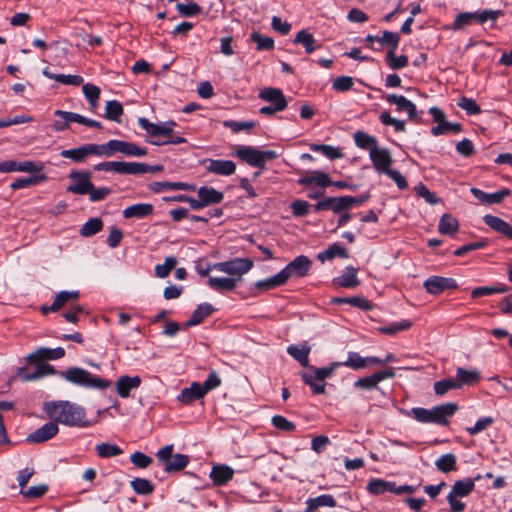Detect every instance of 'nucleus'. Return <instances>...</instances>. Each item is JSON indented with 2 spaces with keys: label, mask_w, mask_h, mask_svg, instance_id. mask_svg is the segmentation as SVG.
Returning <instances> with one entry per match:
<instances>
[{
  "label": "nucleus",
  "mask_w": 512,
  "mask_h": 512,
  "mask_svg": "<svg viewBox=\"0 0 512 512\" xmlns=\"http://www.w3.org/2000/svg\"><path fill=\"white\" fill-rule=\"evenodd\" d=\"M44 410L55 423L87 427L96 422L85 420L86 413L84 408L68 401L45 403Z\"/></svg>",
  "instance_id": "obj_1"
},
{
  "label": "nucleus",
  "mask_w": 512,
  "mask_h": 512,
  "mask_svg": "<svg viewBox=\"0 0 512 512\" xmlns=\"http://www.w3.org/2000/svg\"><path fill=\"white\" fill-rule=\"evenodd\" d=\"M61 376L75 385L87 388L105 390L111 385L109 380L94 376L90 372L78 367L69 368L61 372Z\"/></svg>",
  "instance_id": "obj_2"
},
{
  "label": "nucleus",
  "mask_w": 512,
  "mask_h": 512,
  "mask_svg": "<svg viewBox=\"0 0 512 512\" xmlns=\"http://www.w3.org/2000/svg\"><path fill=\"white\" fill-rule=\"evenodd\" d=\"M253 266L254 263L249 258H234L229 261L213 264L214 270L228 274L229 277L234 279L237 283L242 280L243 276L248 273Z\"/></svg>",
  "instance_id": "obj_3"
},
{
  "label": "nucleus",
  "mask_w": 512,
  "mask_h": 512,
  "mask_svg": "<svg viewBox=\"0 0 512 512\" xmlns=\"http://www.w3.org/2000/svg\"><path fill=\"white\" fill-rule=\"evenodd\" d=\"M235 154L250 166L259 168H264L267 160H273L278 156L273 150L260 151L251 146H239Z\"/></svg>",
  "instance_id": "obj_4"
},
{
  "label": "nucleus",
  "mask_w": 512,
  "mask_h": 512,
  "mask_svg": "<svg viewBox=\"0 0 512 512\" xmlns=\"http://www.w3.org/2000/svg\"><path fill=\"white\" fill-rule=\"evenodd\" d=\"M174 446L166 445L158 450L156 457L164 463V470L167 473L178 472L183 470L189 464V457L185 454H172Z\"/></svg>",
  "instance_id": "obj_5"
},
{
  "label": "nucleus",
  "mask_w": 512,
  "mask_h": 512,
  "mask_svg": "<svg viewBox=\"0 0 512 512\" xmlns=\"http://www.w3.org/2000/svg\"><path fill=\"white\" fill-rule=\"evenodd\" d=\"M311 266V260L305 255H300L282 269L280 273L286 283L291 277L301 278L306 276L310 271Z\"/></svg>",
  "instance_id": "obj_6"
},
{
  "label": "nucleus",
  "mask_w": 512,
  "mask_h": 512,
  "mask_svg": "<svg viewBox=\"0 0 512 512\" xmlns=\"http://www.w3.org/2000/svg\"><path fill=\"white\" fill-rule=\"evenodd\" d=\"M43 169L44 164L35 161L17 162L15 160H6L0 163L1 173L24 172L35 174L40 173Z\"/></svg>",
  "instance_id": "obj_7"
},
{
  "label": "nucleus",
  "mask_w": 512,
  "mask_h": 512,
  "mask_svg": "<svg viewBox=\"0 0 512 512\" xmlns=\"http://www.w3.org/2000/svg\"><path fill=\"white\" fill-rule=\"evenodd\" d=\"M424 287L428 293L439 295L447 289L457 288V282L453 278L432 276L424 282Z\"/></svg>",
  "instance_id": "obj_8"
},
{
  "label": "nucleus",
  "mask_w": 512,
  "mask_h": 512,
  "mask_svg": "<svg viewBox=\"0 0 512 512\" xmlns=\"http://www.w3.org/2000/svg\"><path fill=\"white\" fill-rule=\"evenodd\" d=\"M108 147L111 150V156L115 152L135 157L145 156L147 154V150L145 148H141L134 143L122 140H110L108 142Z\"/></svg>",
  "instance_id": "obj_9"
},
{
  "label": "nucleus",
  "mask_w": 512,
  "mask_h": 512,
  "mask_svg": "<svg viewBox=\"0 0 512 512\" xmlns=\"http://www.w3.org/2000/svg\"><path fill=\"white\" fill-rule=\"evenodd\" d=\"M395 377V370L389 367L385 370L373 373L370 376L359 378L355 382V386L361 389H373L376 388L378 383L382 380Z\"/></svg>",
  "instance_id": "obj_10"
},
{
  "label": "nucleus",
  "mask_w": 512,
  "mask_h": 512,
  "mask_svg": "<svg viewBox=\"0 0 512 512\" xmlns=\"http://www.w3.org/2000/svg\"><path fill=\"white\" fill-rule=\"evenodd\" d=\"M139 125L152 137L156 136H170L173 132L175 122L169 121L162 125L151 123L147 118L140 117L138 119Z\"/></svg>",
  "instance_id": "obj_11"
},
{
  "label": "nucleus",
  "mask_w": 512,
  "mask_h": 512,
  "mask_svg": "<svg viewBox=\"0 0 512 512\" xmlns=\"http://www.w3.org/2000/svg\"><path fill=\"white\" fill-rule=\"evenodd\" d=\"M70 178L75 182L67 187L68 192L85 195L92 188L89 172H72Z\"/></svg>",
  "instance_id": "obj_12"
},
{
  "label": "nucleus",
  "mask_w": 512,
  "mask_h": 512,
  "mask_svg": "<svg viewBox=\"0 0 512 512\" xmlns=\"http://www.w3.org/2000/svg\"><path fill=\"white\" fill-rule=\"evenodd\" d=\"M58 431V424L51 421L29 434L27 436V441L29 443H43L53 438Z\"/></svg>",
  "instance_id": "obj_13"
},
{
  "label": "nucleus",
  "mask_w": 512,
  "mask_h": 512,
  "mask_svg": "<svg viewBox=\"0 0 512 512\" xmlns=\"http://www.w3.org/2000/svg\"><path fill=\"white\" fill-rule=\"evenodd\" d=\"M259 98L270 102L275 106V110H284L287 107V100L283 92L278 88H264L260 91Z\"/></svg>",
  "instance_id": "obj_14"
},
{
  "label": "nucleus",
  "mask_w": 512,
  "mask_h": 512,
  "mask_svg": "<svg viewBox=\"0 0 512 512\" xmlns=\"http://www.w3.org/2000/svg\"><path fill=\"white\" fill-rule=\"evenodd\" d=\"M370 158L378 172L385 173L390 169L389 167L392 163V157L387 149L374 147L370 151Z\"/></svg>",
  "instance_id": "obj_15"
},
{
  "label": "nucleus",
  "mask_w": 512,
  "mask_h": 512,
  "mask_svg": "<svg viewBox=\"0 0 512 512\" xmlns=\"http://www.w3.org/2000/svg\"><path fill=\"white\" fill-rule=\"evenodd\" d=\"M457 409L458 406L455 403H446L436 406L430 410V422L444 425L447 423V418L454 415Z\"/></svg>",
  "instance_id": "obj_16"
},
{
  "label": "nucleus",
  "mask_w": 512,
  "mask_h": 512,
  "mask_svg": "<svg viewBox=\"0 0 512 512\" xmlns=\"http://www.w3.org/2000/svg\"><path fill=\"white\" fill-rule=\"evenodd\" d=\"M55 370L53 366L49 364H39L34 372H29L25 368H18L16 376L22 381H32L41 378L46 375L54 374Z\"/></svg>",
  "instance_id": "obj_17"
},
{
  "label": "nucleus",
  "mask_w": 512,
  "mask_h": 512,
  "mask_svg": "<svg viewBox=\"0 0 512 512\" xmlns=\"http://www.w3.org/2000/svg\"><path fill=\"white\" fill-rule=\"evenodd\" d=\"M483 221L495 232H498L505 237L512 239V226L508 222L490 214L485 215L483 217Z\"/></svg>",
  "instance_id": "obj_18"
},
{
  "label": "nucleus",
  "mask_w": 512,
  "mask_h": 512,
  "mask_svg": "<svg viewBox=\"0 0 512 512\" xmlns=\"http://www.w3.org/2000/svg\"><path fill=\"white\" fill-rule=\"evenodd\" d=\"M234 476V470L223 464L214 465L210 472V478L215 485H225Z\"/></svg>",
  "instance_id": "obj_19"
},
{
  "label": "nucleus",
  "mask_w": 512,
  "mask_h": 512,
  "mask_svg": "<svg viewBox=\"0 0 512 512\" xmlns=\"http://www.w3.org/2000/svg\"><path fill=\"white\" fill-rule=\"evenodd\" d=\"M140 384L139 376H122L116 382V391L121 398H127L130 395V390L138 388Z\"/></svg>",
  "instance_id": "obj_20"
},
{
  "label": "nucleus",
  "mask_w": 512,
  "mask_h": 512,
  "mask_svg": "<svg viewBox=\"0 0 512 512\" xmlns=\"http://www.w3.org/2000/svg\"><path fill=\"white\" fill-rule=\"evenodd\" d=\"M206 169L214 174L229 176L235 173L236 165L230 160H208Z\"/></svg>",
  "instance_id": "obj_21"
},
{
  "label": "nucleus",
  "mask_w": 512,
  "mask_h": 512,
  "mask_svg": "<svg viewBox=\"0 0 512 512\" xmlns=\"http://www.w3.org/2000/svg\"><path fill=\"white\" fill-rule=\"evenodd\" d=\"M65 350L62 347L55 349L39 348L35 352L27 356V360L31 362L46 360V359H60L64 357Z\"/></svg>",
  "instance_id": "obj_22"
},
{
  "label": "nucleus",
  "mask_w": 512,
  "mask_h": 512,
  "mask_svg": "<svg viewBox=\"0 0 512 512\" xmlns=\"http://www.w3.org/2000/svg\"><path fill=\"white\" fill-rule=\"evenodd\" d=\"M386 101L389 104H395L399 112H407L410 119H414L417 116L416 106L404 96L391 94L386 97Z\"/></svg>",
  "instance_id": "obj_23"
},
{
  "label": "nucleus",
  "mask_w": 512,
  "mask_h": 512,
  "mask_svg": "<svg viewBox=\"0 0 512 512\" xmlns=\"http://www.w3.org/2000/svg\"><path fill=\"white\" fill-rule=\"evenodd\" d=\"M205 392L202 385L198 382H193L190 387L184 388L178 395L177 399L183 404H189L195 400L202 398Z\"/></svg>",
  "instance_id": "obj_24"
},
{
  "label": "nucleus",
  "mask_w": 512,
  "mask_h": 512,
  "mask_svg": "<svg viewBox=\"0 0 512 512\" xmlns=\"http://www.w3.org/2000/svg\"><path fill=\"white\" fill-rule=\"evenodd\" d=\"M79 297V291H61L56 294L55 299L50 306V310L52 312H56L66 305H72Z\"/></svg>",
  "instance_id": "obj_25"
},
{
  "label": "nucleus",
  "mask_w": 512,
  "mask_h": 512,
  "mask_svg": "<svg viewBox=\"0 0 512 512\" xmlns=\"http://www.w3.org/2000/svg\"><path fill=\"white\" fill-rule=\"evenodd\" d=\"M149 189L155 193H159L165 190H194L195 186L184 182H169V181H158L149 184Z\"/></svg>",
  "instance_id": "obj_26"
},
{
  "label": "nucleus",
  "mask_w": 512,
  "mask_h": 512,
  "mask_svg": "<svg viewBox=\"0 0 512 512\" xmlns=\"http://www.w3.org/2000/svg\"><path fill=\"white\" fill-rule=\"evenodd\" d=\"M154 207L152 204L148 203H138L132 206L127 207L123 211V217L126 219L129 218H145L147 216L152 215Z\"/></svg>",
  "instance_id": "obj_27"
},
{
  "label": "nucleus",
  "mask_w": 512,
  "mask_h": 512,
  "mask_svg": "<svg viewBox=\"0 0 512 512\" xmlns=\"http://www.w3.org/2000/svg\"><path fill=\"white\" fill-rule=\"evenodd\" d=\"M298 183L303 186L310 187L312 185H317L319 187L325 188L333 184L329 176L325 173L314 171L311 176H304L299 178Z\"/></svg>",
  "instance_id": "obj_28"
},
{
  "label": "nucleus",
  "mask_w": 512,
  "mask_h": 512,
  "mask_svg": "<svg viewBox=\"0 0 512 512\" xmlns=\"http://www.w3.org/2000/svg\"><path fill=\"white\" fill-rule=\"evenodd\" d=\"M455 380L459 385V389L464 385L470 386L479 382L480 373L477 370H467L464 368H458L456 370Z\"/></svg>",
  "instance_id": "obj_29"
},
{
  "label": "nucleus",
  "mask_w": 512,
  "mask_h": 512,
  "mask_svg": "<svg viewBox=\"0 0 512 512\" xmlns=\"http://www.w3.org/2000/svg\"><path fill=\"white\" fill-rule=\"evenodd\" d=\"M357 272V268L347 267L345 273L334 279V284L343 288L357 287L360 283L357 278Z\"/></svg>",
  "instance_id": "obj_30"
},
{
  "label": "nucleus",
  "mask_w": 512,
  "mask_h": 512,
  "mask_svg": "<svg viewBox=\"0 0 512 512\" xmlns=\"http://www.w3.org/2000/svg\"><path fill=\"white\" fill-rule=\"evenodd\" d=\"M305 512H315L320 507H335L336 501L332 495H320L316 498H309L306 501Z\"/></svg>",
  "instance_id": "obj_31"
},
{
  "label": "nucleus",
  "mask_w": 512,
  "mask_h": 512,
  "mask_svg": "<svg viewBox=\"0 0 512 512\" xmlns=\"http://www.w3.org/2000/svg\"><path fill=\"white\" fill-rule=\"evenodd\" d=\"M198 196L205 207L210 204L220 203L224 197L222 192L207 186H203L198 189Z\"/></svg>",
  "instance_id": "obj_32"
},
{
  "label": "nucleus",
  "mask_w": 512,
  "mask_h": 512,
  "mask_svg": "<svg viewBox=\"0 0 512 512\" xmlns=\"http://www.w3.org/2000/svg\"><path fill=\"white\" fill-rule=\"evenodd\" d=\"M311 348L307 344L302 345H290L287 348V352L295 360H297L302 366L307 367L309 365V353Z\"/></svg>",
  "instance_id": "obj_33"
},
{
  "label": "nucleus",
  "mask_w": 512,
  "mask_h": 512,
  "mask_svg": "<svg viewBox=\"0 0 512 512\" xmlns=\"http://www.w3.org/2000/svg\"><path fill=\"white\" fill-rule=\"evenodd\" d=\"M214 308L211 304L204 303L200 304L192 313L191 318L186 322V326H196L203 322L205 318L211 315Z\"/></svg>",
  "instance_id": "obj_34"
},
{
  "label": "nucleus",
  "mask_w": 512,
  "mask_h": 512,
  "mask_svg": "<svg viewBox=\"0 0 512 512\" xmlns=\"http://www.w3.org/2000/svg\"><path fill=\"white\" fill-rule=\"evenodd\" d=\"M237 284L231 277H210L208 279V285L218 292L233 291Z\"/></svg>",
  "instance_id": "obj_35"
},
{
  "label": "nucleus",
  "mask_w": 512,
  "mask_h": 512,
  "mask_svg": "<svg viewBox=\"0 0 512 512\" xmlns=\"http://www.w3.org/2000/svg\"><path fill=\"white\" fill-rule=\"evenodd\" d=\"M294 43L303 45L305 51L309 54L320 47V45L317 44V41L315 40L314 36L304 29L297 33L294 39Z\"/></svg>",
  "instance_id": "obj_36"
},
{
  "label": "nucleus",
  "mask_w": 512,
  "mask_h": 512,
  "mask_svg": "<svg viewBox=\"0 0 512 512\" xmlns=\"http://www.w3.org/2000/svg\"><path fill=\"white\" fill-rule=\"evenodd\" d=\"M458 229L459 222L455 217L448 213L442 215L438 225V230L441 234L454 235Z\"/></svg>",
  "instance_id": "obj_37"
},
{
  "label": "nucleus",
  "mask_w": 512,
  "mask_h": 512,
  "mask_svg": "<svg viewBox=\"0 0 512 512\" xmlns=\"http://www.w3.org/2000/svg\"><path fill=\"white\" fill-rule=\"evenodd\" d=\"M47 180L45 174L35 173L30 177L18 178L10 184L12 190H18L20 188H26L33 185H38Z\"/></svg>",
  "instance_id": "obj_38"
},
{
  "label": "nucleus",
  "mask_w": 512,
  "mask_h": 512,
  "mask_svg": "<svg viewBox=\"0 0 512 512\" xmlns=\"http://www.w3.org/2000/svg\"><path fill=\"white\" fill-rule=\"evenodd\" d=\"M336 256L341 258H347L348 252L343 246L333 244L329 246L327 250L320 252L317 255V258L320 262L324 263L325 261L333 260Z\"/></svg>",
  "instance_id": "obj_39"
},
{
  "label": "nucleus",
  "mask_w": 512,
  "mask_h": 512,
  "mask_svg": "<svg viewBox=\"0 0 512 512\" xmlns=\"http://www.w3.org/2000/svg\"><path fill=\"white\" fill-rule=\"evenodd\" d=\"M284 284H285V280L283 279L282 274L279 272L270 278L257 281L254 284V288L260 292H265L268 290L275 289Z\"/></svg>",
  "instance_id": "obj_40"
},
{
  "label": "nucleus",
  "mask_w": 512,
  "mask_h": 512,
  "mask_svg": "<svg viewBox=\"0 0 512 512\" xmlns=\"http://www.w3.org/2000/svg\"><path fill=\"white\" fill-rule=\"evenodd\" d=\"M103 221L99 217L89 219L80 229L79 233L83 237H91L103 229Z\"/></svg>",
  "instance_id": "obj_41"
},
{
  "label": "nucleus",
  "mask_w": 512,
  "mask_h": 512,
  "mask_svg": "<svg viewBox=\"0 0 512 512\" xmlns=\"http://www.w3.org/2000/svg\"><path fill=\"white\" fill-rule=\"evenodd\" d=\"M475 487L473 479L458 480L452 486L451 494L457 497H465L469 495Z\"/></svg>",
  "instance_id": "obj_42"
},
{
  "label": "nucleus",
  "mask_w": 512,
  "mask_h": 512,
  "mask_svg": "<svg viewBox=\"0 0 512 512\" xmlns=\"http://www.w3.org/2000/svg\"><path fill=\"white\" fill-rule=\"evenodd\" d=\"M95 450L101 458L116 457L123 453V450L119 446L108 442L96 445Z\"/></svg>",
  "instance_id": "obj_43"
},
{
  "label": "nucleus",
  "mask_w": 512,
  "mask_h": 512,
  "mask_svg": "<svg viewBox=\"0 0 512 512\" xmlns=\"http://www.w3.org/2000/svg\"><path fill=\"white\" fill-rule=\"evenodd\" d=\"M456 462V456L452 453H448L437 459L435 461V466L439 471L443 473H449L456 470Z\"/></svg>",
  "instance_id": "obj_44"
},
{
  "label": "nucleus",
  "mask_w": 512,
  "mask_h": 512,
  "mask_svg": "<svg viewBox=\"0 0 512 512\" xmlns=\"http://www.w3.org/2000/svg\"><path fill=\"white\" fill-rule=\"evenodd\" d=\"M393 489V482L384 481L382 479H372L367 484V490L373 495H380L386 491Z\"/></svg>",
  "instance_id": "obj_45"
},
{
  "label": "nucleus",
  "mask_w": 512,
  "mask_h": 512,
  "mask_svg": "<svg viewBox=\"0 0 512 512\" xmlns=\"http://www.w3.org/2000/svg\"><path fill=\"white\" fill-rule=\"evenodd\" d=\"M123 106L120 102L116 100H110L106 103L105 106V118L120 122V116L123 114Z\"/></svg>",
  "instance_id": "obj_46"
},
{
  "label": "nucleus",
  "mask_w": 512,
  "mask_h": 512,
  "mask_svg": "<svg viewBox=\"0 0 512 512\" xmlns=\"http://www.w3.org/2000/svg\"><path fill=\"white\" fill-rule=\"evenodd\" d=\"M83 93L87 98L92 110H95L98 106V99L100 97V89L94 84L87 83L83 85Z\"/></svg>",
  "instance_id": "obj_47"
},
{
  "label": "nucleus",
  "mask_w": 512,
  "mask_h": 512,
  "mask_svg": "<svg viewBox=\"0 0 512 512\" xmlns=\"http://www.w3.org/2000/svg\"><path fill=\"white\" fill-rule=\"evenodd\" d=\"M461 124L459 123H450L446 119L443 122L437 124V126L431 129V133L434 136H439L443 134H447L450 132L459 133L461 131Z\"/></svg>",
  "instance_id": "obj_48"
},
{
  "label": "nucleus",
  "mask_w": 512,
  "mask_h": 512,
  "mask_svg": "<svg viewBox=\"0 0 512 512\" xmlns=\"http://www.w3.org/2000/svg\"><path fill=\"white\" fill-rule=\"evenodd\" d=\"M132 489L139 495L151 494L154 490V485L147 479L135 478L130 482Z\"/></svg>",
  "instance_id": "obj_49"
},
{
  "label": "nucleus",
  "mask_w": 512,
  "mask_h": 512,
  "mask_svg": "<svg viewBox=\"0 0 512 512\" xmlns=\"http://www.w3.org/2000/svg\"><path fill=\"white\" fill-rule=\"evenodd\" d=\"M354 140L356 145L363 149L371 150L374 147H377L376 139L363 131H357L354 134Z\"/></svg>",
  "instance_id": "obj_50"
},
{
  "label": "nucleus",
  "mask_w": 512,
  "mask_h": 512,
  "mask_svg": "<svg viewBox=\"0 0 512 512\" xmlns=\"http://www.w3.org/2000/svg\"><path fill=\"white\" fill-rule=\"evenodd\" d=\"M177 264V259L175 257H167L163 264H158L155 266V275L159 278L167 277L170 272L175 268Z\"/></svg>",
  "instance_id": "obj_51"
},
{
  "label": "nucleus",
  "mask_w": 512,
  "mask_h": 512,
  "mask_svg": "<svg viewBox=\"0 0 512 512\" xmlns=\"http://www.w3.org/2000/svg\"><path fill=\"white\" fill-rule=\"evenodd\" d=\"M250 39L257 45V50H272L274 48V40L271 37L262 36L258 32H253Z\"/></svg>",
  "instance_id": "obj_52"
},
{
  "label": "nucleus",
  "mask_w": 512,
  "mask_h": 512,
  "mask_svg": "<svg viewBox=\"0 0 512 512\" xmlns=\"http://www.w3.org/2000/svg\"><path fill=\"white\" fill-rule=\"evenodd\" d=\"M386 62L391 69L398 70L407 66L408 57L405 55L396 56L394 50H390L386 55Z\"/></svg>",
  "instance_id": "obj_53"
},
{
  "label": "nucleus",
  "mask_w": 512,
  "mask_h": 512,
  "mask_svg": "<svg viewBox=\"0 0 512 512\" xmlns=\"http://www.w3.org/2000/svg\"><path fill=\"white\" fill-rule=\"evenodd\" d=\"M452 389H459V385L457 384L455 378H447L434 383V391L436 395L442 396Z\"/></svg>",
  "instance_id": "obj_54"
},
{
  "label": "nucleus",
  "mask_w": 512,
  "mask_h": 512,
  "mask_svg": "<svg viewBox=\"0 0 512 512\" xmlns=\"http://www.w3.org/2000/svg\"><path fill=\"white\" fill-rule=\"evenodd\" d=\"M303 381L307 384L313 391L314 394H323L325 392V383L319 382L318 379L309 373L301 374Z\"/></svg>",
  "instance_id": "obj_55"
},
{
  "label": "nucleus",
  "mask_w": 512,
  "mask_h": 512,
  "mask_svg": "<svg viewBox=\"0 0 512 512\" xmlns=\"http://www.w3.org/2000/svg\"><path fill=\"white\" fill-rule=\"evenodd\" d=\"M311 150L320 151L330 159H339L343 156L341 150L337 147L324 144H313Z\"/></svg>",
  "instance_id": "obj_56"
},
{
  "label": "nucleus",
  "mask_w": 512,
  "mask_h": 512,
  "mask_svg": "<svg viewBox=\"0 0 512 512\" xmlns=\"http://www.w3.org/2000/svg\"><path fill=\"white\" fill-rule=\"evenodd\" d=\"M472 18L477 23L483 24L486 21H495L500 15H502V11L500 10H484L481 12H473Z\"/></svg>",
  "instance_id": "obj_57"
},
{
  "label": "nucleus",
  "mask_w": 512,
  "mask_h": 512,
  "mask_svg": "<svg viewBox=\"0 0 512 512\" xmlns=\"http://www.w3.org/2000/svg\"><path fill=\"white\" fill-rule=\"evenodd\" d=\"M176 9L183 17L196 16L202 11V8L195 2H190L188 4L178 3L176 5Z\"/></svg>",
  "instance_id": "obj_58"
},
{
  "label": "nucleus",
  "mask_w": 512,
  "mask_h": 512,
  "mask_svg": "<svg viewBox=\"0 0 512 512\" xmlns=\"http://www.w3.org/2000/svg\"><path fill=\"white\" fill-rule=\"evenodd\" d=\"M341 365H345L354 370H359V369H363L366 367V360H365V357H361L356 352H349L347 360L345 362L341 363Z\"/></svg>",
  "instance_id": "obj_59"
},
{
  "label": "nucleus",
  "mask_w": 512,
  "mask_h": 512,
  "mask_svg": "<svg viewBox=\"0 0 512 512\" xmlns=\"http://www.w3.org/2000/svg\"><path fill=\"white\" fill-rule=\"evenodd\" d=\"M61 156L73 160L74 162H82L87 157L85 145L79 148L63 150Z\"/></svg>",
  "instance_id": "obj_60"
},
{
  "label": "nucleus",
  "mask_w": 512,
  "mask_h": 512,
  "mask_svg": "<svg viewBox=\"0 0 512 512\" xmlns=\"http://www.w3.org/2000/svg\"><path fill=\"white\" fill-rule=\"evenodd\" d=\"M414 190L419 197L424 198L426 202L431 205H435L440 202V199L433 192H431L424 184H418L414 188Z\"/></svg>",
  "instance_id": "obj_61"
},
{
  "label": "nucleus",
  "mask_w": 512,
  "mask_h": 512,
  "mask_svg": "<svg viewBox=\"0 0 512 512\" xmlns=\"http://www.w3.org/2000/svg\"><path fill=\"white\" fill-rule=\"evenodd\" d=\"M87 150V156L95 155V156H111V150L108 147V143L106 144H87L85 145Z\"/></svg>",
  "instance_id": "obj_62"
},
{
  "label": "nucleus",
  "mask_w": 512,
  "mask_h": 512,
  "mask_svg": "<svg viewBox=\"0 0 512 512\" xmlns=\"http://www.w3.org/2000/svg\"><path fill=\"white\" fill-rule=\"evenodd\" d=\"M458 106L465 110L469 115H477L481 113L480 106L471 98L462 97L458 102Z\"/></svg>",
  "instance_id": "obj_63"
},
{
  "label": "nucleus",
  "mask_w": 512,
  "mask_h": 512,
  "mask_svg": "<svg viewBox=\"0 0 512 512\" xmlns=\"http://www.w3.org/2000/svg\"><path fill=\"white\" fill-rule=\"evenodd\" d=\"M271 421L275 428L282 431L292 432L296 429V426L293 422L287 420L285 417L281 415L273 416Z\"/></svg>",
  "instance_id": "obj_64"
}]
</instances>
